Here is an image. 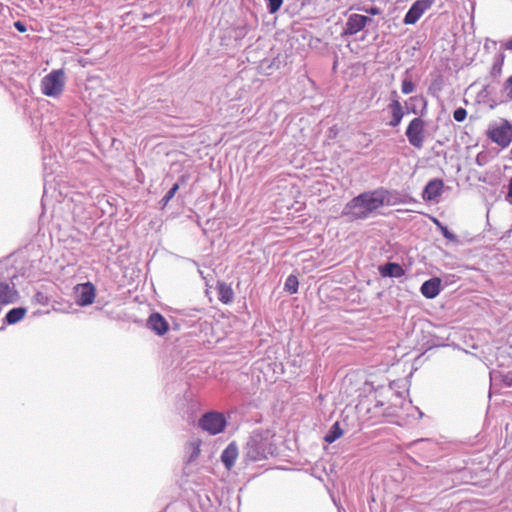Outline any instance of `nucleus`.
<instances>
[{
  "instance_id": "obj_19",
  "label": "nucleus",
  "mask_w": 512,
  "mask_h": 512,
  "mask_svg": "<svg viewBox=\"0 0 512 512\" xmlns=\"http://www.w3.org/2000/svg\"><path fill=\"white\" fill-rule=\"evenodd\" d=\"M504 60H505L504 52H499L494 57L492 67L489 72V78L491 79L492 82L499 83L500 77L502 75Z\"/></svg>"
},
{
  "instance_id": "obj_38",
  "label": "nucleus",
  "mask_w": 512,
  "mask_h": 512,
  "mask_svg": "<svg viewBox=\"0 0 512 512\" xmlns=\"http://www.w3.org/2000/svg\"><path fill=\"white\" fill-rule=\"evenodd\" d=\"M507 198H512V178L510 179L509 184H508Z\"/></svg>"
},
{
  "instance_id": "obj_11",
  "label": "nucleus",
  "mask_w": 512,
  "mask_h": 512,
  "mask_svg": "<svg viewBox=\"0 0 512 512\" xmlns=\"http://www.w3.org/2000/svg\"><path fill=\"white\" fill-rule=\"evenodd\" d=\"M444 182L442 179L434 178L427 182L422 191V198L425 201L436 200L443 192Z\"/></svg>"
},
{
  "instance_id": "obj_15",
  "label": "nucleus",
  "mask_w": 512,
  "mask_h": 512,
  "mask_svg": "<svg viewBox=\"0 0 512 512\" xmlns=\"http://www.w3.org/2000/svg\"><path fill=\"white\" fill-rule=\"evenodd\" d=\"M239 455V450L236 442H231L221 453V462L227 470H231L235 465V461Z\"/></svg>"
},
{
  "instance_id": "obj_40",
  "label": "nucleus",
  "mask_w": 512,
  "mask_h": 512,
  "mask_svg": "<svg viewBox=\"0 0 512 512\" xmlns=\"http://www.w3.org/2000/svg\"><path fill=\"white\" fill-rule=\"evenodd\" d=\"M391 97H392V100H393V99H398L397 91L393 90V91L391 92Z\"/></svg>"
},
{
  "instance_id": "obj_7",
  "label": "nucleus",
  "mask_w": 512,
  "mask_h": 512,
  "mask_svg": "<svg viewBox=\"0 0 512 512\" xmlns=\"http://www.w3.org/2000/svg\"><path fill=\"white\" fill-rule=\"evenodd\" d=\"M96 297V288L90 281L77 284L74 287L75 302L80 307L91 305Z\"/></svg>"
},
{
  "instance_id": "obj_10",
  "label": "nucleus",
  "mask_w": 512,
  "mask_h": 512,
  "mask_svg": "<svg viewBox=\"0 0 512 512\" xmlns=\"http://www.w3.org/2000/svg\"><path fill=\"white\" fill-rule=\"evenodd\" d=\"M146 326L155 334L162 336L169 330V324L164 316L158 312H153L147 319Z\"/></svg>"
},
{
  "instance_id": "obj_26",
  "label": "nucleus",
  "mask_w": 512,
  "mask_h": 512,
  "mask_svg": "<svg viewBox=\"0 0 512 512\" xmlns=\"http://www.w3.org/2000/svg\"><path fill=\"white\" fill-rule=\"evenodd\" d=\"M434 223L436 224L438 230L441 232L444 238L451 242H458L457 235L454 234L446 225H444L436 218H434Z\"/></svg>"
},
{
  "instance_id": "obj_8",
  "label": "nucleus",
  "mask_w": 512,
  "mask_h": 512,
  "mask_svg": "<svg viewBox=\"0 0 512 512\" xmlns=\"http://www.w3.org/2000/svg\"><path fill=\"white\" fill-rule=\"evenodd\" d=\"M433 2L434 0H416L413 2L403 18V23L406 25L415 24L425 11L432 6Z\"/></svg>"
},
{
  "instance_id": "obj_34",
  "label": "nucleus",
  "mask_w": 512,
  "mask_h": 512,
  "mask_svg": "<svg viewBox=\"0 0 512 512\" xmlns=\"http://www.w3.org/2000/svg\"><path fill=\"white\" fill-rule=\"evenodd\" d=\"M501 382L503 383V385L507 388H511L512 387V373L509 372L505 375H502L501 376Z\"/></svg>"
},
{
  "instance_id": "obj_31",
  "label": "nucleus",
  "mask_w": 512,
  "mask_h": 512,
  "mask_svg": "<svg viewBox=\"0 0 512 512\" xmlns=\"http://www.w3.org/2000/svg\"><path fill=\"white\" fill-rule=\"evenodd\" d=\"M480 95L498 102L499 93H496L495 88L491 84L484 85L480 91Z\"/></svg>"
},
{
  "instance_id": "obj_28",
  "label": "nucleus",
  "mask_w": 512,
  "mask_h": 512,
  "mask_svg": "<svg viewBox=\"0 0 512 512\" xmlns=\"http://www.w3.org/2000/svg\"><path fill=\"white\" fill-rule=\"evenodd\" d=\"M415 88H416V86H415L411 76L409 75L408 71H406L405 77L403 78L402 83H401V92L405 95L411 94L415 91Z\"/></svg>"
},
{
  "instance_id": "obj_1",
  "label": "nucleus",
  "mask_w": 512,
  "mask_h": 512,
  "mask_svg": "<svg viewBox=\"0 0 512 512\" xmlns=\"http://www.w3.org/2000/svg\"><path fill=\"white\" fill-rule=\"evenodd\" d=\"M383 193L376 188L358 194L345 204L342 215L350 221L368 219L376 210L383 207Z\"/></svg>"
},
{
  "instance_id": "obj_21",
  "label": "nucleus",
  "mask_w": 512,
  "mask_h": 512,
  "mask_svg": "<svg viewBox=\"0 0 512 512\" xmlns=\"http://www.w3.org/2000/svg\"><path fill=\"white\" fill-rule=\"evenodd\" d=\"M512 101V74L503 82L499 91L498 103Z\"/></svg>"
},
{
  "instance_id": "obj_3",
  "label": "nucleus",
  "mask_w": 512,
  "mask_h": 512,
  "mask_svg": "<svg viewBox=\"0 0 512 512\" xmlns=\"http://www.w3.org/2000/svg\"><path fill=\"white\" fill-rule=\"evenodd\" d=\"M66 77L63 69H54L41 79L40 87L43 95L59 97L65 88Z\"/></svg>"
},
{
  "instance_id": "obj_37",
  "label": "nucleus",
  "mask_w": 512,
  "mask_h": 512,
  "mask_svg": "<svg viewBox=\"0 0 512 512\" xmlns=\"http://www.w3.org/2000/svg\"><path fill=\"white\" fill-rule=\"evenodd\" d=\"M503 47L504 49L506 50H512V38L509 39L508 41H506L504 44H503Z\"/></svg>"
},
{
  "instance_id": "obj_12",
  "label": "nucleus",
  "mask_w": 512,
  "mask_h": 512,
  "mask_svg": "<svg viewBox=\"0 0 512 512\" xmlns=\"http://www.w3.org/2000/svg\"><path fill=\"white\" fill-rule=\"evenodd\" d=\"M441 290V279L439 277H432L424 281L420 287L421 294L427 299L436 298Z\"/></svg>"
},
{
  "instance_id": "obj_4",
  "label": "nucleus",
  "mask_w": 512,
  "mask_h": 512,
  "mask_svg": "<svg viewBox=\"0 0 512 512\" xmlns=\"http://www.w3.org/2000/svg\"><path fill=\"white\" fill-rule=\"evenodd\" d=\"M488 138L502 148H506L512 142V123L501 118L491 124L487 131Z\"/></svg>"
},
{
  "instance_id": "obj_25",
  "label": "nucleus",
  "mask_w": 512,
  "mask_h": 512,
  "mask_svg": "<svg viewBox=\"0 0 512 512\" xmlns=\"http://www.w3.org/2000/svg\"><path fill=\"white\" fill-rule=\"evenodd\" d=\"M377 189H378V191L384 192L383 193V199H384L383 206H394V205L399 204L397 193H394L384 187H379Z\"/></svg>"
},
{
  "instance_id": "obj_17",
  "label": "nucleus",
  "mask_w": 512,
  "mask_h": 512,
  "mask_svg": "<svg viewBox=\"0 0 512 512\" xmlns=\"http://www.w3.org/2000/svg\"><path fill=\"white\" fill-rule=\"evenodd\" d=\"M426 105L427 102L423 96H412L405 102L406 113L423 115Z\"/></svg>"
},
{
  "instance_id": "obj_32",
  "label": "nucleus",
  "mask_w": 512,
  "mask_h": 512,
  "mask_svg": "<svg viewBox=\"0 0 512 512\" xmlns=\"http://www.w3.org/2000/svg\"><path fill=\"white\" fill-rule=\"evenodd\" d=\"M283 1L284 0H265L267 11L270 14L277 13L283 4Z\"/></svg>"
},
{
  "instance_id": "obj_13",
  "label": "nucleus",
  "mask_w": 512,
  "mask_h": 512,
  "mask_svg": "<svg viewBox=\"0 0 512 512\" xmlns=\"http://www.w3.org/2000/svg\"><path fill=\"white\" fill-rule=\"evenodd\" d=\"M378 272L384 278H401L405 275V269L397 262H386L379 265Z\"/></svg>"
},
{
  "instance_id": "obj_30",
  "label": "nucleus",
  "mask_w": 512,
  "mask_h": 512,
  "mask_svg": "<svg viewBox=\"0 0 512 512\" xmlns=\"http://www.w3.org/2000/svg\"><path fill=\"white\" fill-rule=\"evenodd\" d=\"M179 190V183L176 182L172 185V187L166 192L163 198L159 201V205L161 209H164L170 200L175 196L177 191Z\"/></svg>"
},
{
  "instance_id": "obj_35",
  "label": "nucleus",
  "mask_w": 512,
  "mask_h": 512,
  "mask_svg": "<svg viewBox=\"0 0 512 512\" xmlns=\"http://www.w3.org/2000/svg\"><path fill=\"white\" fill-rule=\"evenodd\" d=\"M363 11L372 16L379 15L381 13V9L374 5L367 8H363Z\"/></svg>"
},
{
  "instance_id": "obj_29",
  "label": "nucleus",
  "mask_w": 512,
  "mask_h": 512,
  "mask_svg": "<svg viewBox=\"0 0 512 512\" xmlns=\"http://www.w3.org/2000/svg\"><path fill=\"white\" fill-rule=\"evenodd\" d=\"M299 288V281L298 278L295 275H289L284 283V289L285 291L289 292L290 294H295L298 292Z\"/></svg>"
},
{
  "instance_id": "obj_2",
  "label": "nucleus",
  "mask_w": 512,
  "mask_h": 512,
  "mask_svg": "<svg viewBox=\"0 0 512 512\" xmlns=\"http://www.w3.org/2000/svg\"><path fill=\"white\" fill-rule=\"evenodd\" d=\"M276 446L269 431L253 432L243 449L246 462H258L273 456Z\"/></svg>"
},
{
  "instance_id": "obj_16",
  "label": "nucleus",
  "mask_w": 512,
  "mask_h": 512,
  "mask_svg": "<svg viewBox=\"0 0 512 512\" xmlns=\"http://www.w3.org/2000/svg\"><path fill=\"white\" fill-rule=\"evenodd\" d=\"M388 109L391 112V119L388 122V125L393 128L399 126L405 115L404 107L400 103L399 99L391 100L388 105Z\"/></svg>"
},
{
  "instance_id": "obj_18",
  "label": "nucleus",
  "mask_w": 512,
  "mask_h": 512,
  "mask_svg": "<svg viewBox=\"0 0 512 512\" xmlns=\"http://www.w3.org/2000/svg\"><path fill=\"white\" fill-rule=\"evenodd\" d=\"M26 312V308L22 306L10 309L3 319L4 325L0 328V330H3L5 325H14L21 321L26 315Z\"/></svg>"
},
{
  "instance_id": "obj_5",
  "label": "nucleus",
  "mask_w": 512,
  "mask_h": 512,
  "mask_svg": "<svg viewBox=\"0 0 512 512\" xmlns=\"http://www.w3.org/2000/svg\"><path fill=\"white\" fill-rule=\"evenodd\" d=\"M198 424L202 430L208 432L210 435H216L224 431L227 420L223 413L209 411L200 417Z\"/></svg>"
},
{
  "instance_id": "obj_23",
  "label": "nucleus",
  "mask_w": 512,
  "mask_h": 512,
  "mask_svg": "<svg viewBox=\"0 0 512 512\" xmlns=\"http://www.w3.org/2000/svg\"><path fill=\"white\" fill-rule=\"evenodd\" d=\"M201 440L194 439L190 441L186 447L187 460L188 462L195 461L200 454Z\"/></svg>"
},
{
  "instance_id": "obj_41",
  "label": "nucleus",
  "mask_w": 512,
  "mask_h": 512,
  "mask_svg": "<svg viewBox=\"0 0 512 512\" xmlns=\"http://www.w3.org/2000/svg\"><path fill=\"white\" fill-rule=\"evenodd\" d=\"M186 180V176L185 175H182L180 178H179V181L181 182H185Z\"/></svg>"
},
{
  "instance_id": "obj_14",
  "label": "nucleus",
  "mask_w": 512,
  "mask_h": 512,
  "mask_svg": "<svg viewBox=\"0 0 512 512\" xmlns=\"http://www.w3.org/2000/svg\"><path fill=\"white\" fill-rule=\"evenodd\" d=\"M18 291L7 282L0 281V307L17 302Z\"/></svg>"
},
{
  "instance_id": "obj_33",
  "label": "nucleus",
  "mask_w": 512,
  "mask_h": 512,
  "mask_svg": "<svg viewBox=\"0 0 512 512\" xmlns=\"http://www.w3.org/2000/svg\"><path fill=\"white\" fill-rule=\"evenodd\" d=\"M467 117V111L463 107H458L453 112V118L457 122H463Z\"/></svg>"
},
{
  "instance_id": "obj_43",
  "label": "nucleus",
  "mask_w": 512,
  "mask_h": 512,
  "mask_svg": "<svg viewBox=\"0 0 512 512\" xmlns=\"http://www.w3.org/2000/svg\"><path fill=\"white\" fill-rule=\"evenodd\" d=\"M339 512H341V511H339Z\"/></svg>"
},
{
  "instance_id": "obj_36",
  "label": "nucleus",
  "mask_w": 512,
  "mask_h": 512,
  "mask_svg": "<svg viewBox=\"0 0 512 512\" xmlns=\"http://www.w3.org/2000/svg\"><path fill=\"white\" fill-rule=\"evenodd\" d=\"M13 25H14L15 29H16L18 32H20V33H24V32H26V31H27V27H26L25 23H23L22 21H19V20H18V21H16V22H14V24H13Z\"/></svg>"
},
{
  "instance_id": "obj_20",
  "label": "nucleus",
  "mask_w": 512,
  "mask_h": 512,
  "mask_svg": "<svg viewBox=\"0 0 512 512\" xmlns=\"http://www.w3.org/2000/svg\"><path fill=\"white\" fill-rule=\"evenodd\" d=\"M218 299L224 303L229 304L234 298V292L230 285L225 282H218L217 284Z\"/></svg>"
},
{
  "instance_id": "obj_24",
  "label": "nucleus",
  "mask_w": 512,
  "mask_h": 512,
  "mask_svg": "<svg viewBox=\"0 0 512 512\" xmlns=\"http://www.w3.org/2000/svg\"><path fill=\"white\" fill-rule=\"evenodd\" d=\"M377 189H378V191L384 192L383 193V199H384L383 206H394V205L399 204L397 193H394L384 187H379Z\"/></svg>"
},
{
  "instance_id": "obj_39",
  "label": "nucleus",
  "mask_w": 512,
  "mask_h": 512,
  "mask_svg": "<svg viewBox=\"0 0 512 512\" xmlns=\"http://www.w3.org/2000/svg\"><path fill=\"white\" fill-rule=\"evenodd\" d=\"M491 42L493 46H496L497 45V42L496 41H492V40H489L487 39L486 43H485V48H488V43Z\"/></svg>"
},
{
  "instance_id": "obj_22",
  "label": "nucleus",
  "mask_w": 512,
  "mask_h": 512,
  "mask_svg": "<svg viewBox=\"0 0 512 512\" xmlns=\"http://www.w3.org/2000/svg\"><path fill=\"white\" fill-rule=\"evenodd\" d=\"M344 434V429L341 427L339 421H336L327 431L324 436V441L328 444L334 443Z\"/></svg>"
},
{
  "instance_id": "obj_6",
  "label": "nucleus",
  "mask_w": 512,
  "mask_h": 512,
  "mask_svg": "<svg viewBox=\"0 0 512 512\" xmlns=\"http://www.w3.org/2000/svg\"><path fill=\"white\" fill-rule=\"evenodd\" d=\"M426 123L421 117L413 118L405 131V135L410 145L421 149L425 140Z\"/></svg>"
},
{
  "instance_id": "obj_9",
  "label": "nucleus",
  "mask_w": 512,
  "mask_h": 512,
  "mask_svg": "<svg viewBox=\"0 0 512 512\" xmlns=\"http://www.w3.org/2000/svg\"><path fill=\"white\" fill-rule=\"evenodd\" d=\"M371 22L372 18H370L369 16L353 13L349 15L346 21L344 34L355 35L361 30H363L366 27V25Z\"/></svg>"
},
{
  "instance_id": "obj_42",
  "label": "nucleus",
  "mask_w": 512,
  "mask_h": 512,
  "mask_svg": "<svg viewBox=\"0 0 512 512\" xmlns=\"http://www.w3.org/2000/svg\"><path fill=\"white\" fill-rule=\"evenodd\" d=\"M476 161H477V163H478L479 165H482V163H481V159H480V156H479V155L477 156Z\"/></svg>"
},
{
  "instance_id": "obj_27",
  "label": "nucleus",
  "mask_w": 512,
  "mask_h": 512,
  "mask_svg": "<svg viewBox=\"0 0 512 512\" xmlns=\"http://www.w3.org/2000/svg\"><path fill=\"white\" fill-rule=\"evenodd\" d=\"M199 507L203 512H212L213 503L207 493L197 494Z\"/></svg>"
}]
</instances>
